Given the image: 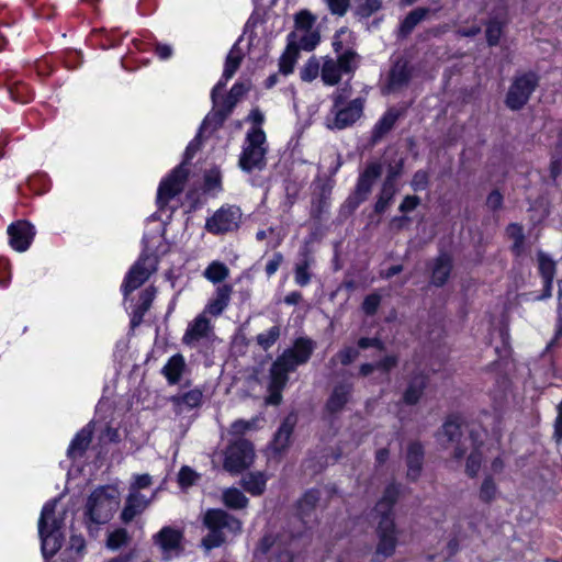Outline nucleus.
Wrapping results in <instances>:
<instances>
[{
  "instance_id": "1",
  "label": "nucleus",
  "mask_w": 562,
  "mask_h": 562,
  "mask_svg": "<svg viewBox=\"0 0 562 562\" xmlns=\"http://www.w3.org/2000/svg\"><path fill=\"white\" fill-rule=\"evenodd\" d=\"M313 351V342L308 339L299 338L293 348L286 349L272 363L270 369V382L268 385L269 396L266 402L271 405H279L282 400L281 392L288 383V373L297 366L307 362Z\"/></svg>"
},
{
  "instance_id": "2",
  "label": "nucleus",
  "mask_w": 562,
  "mask_h": 562,
  "mask_svg": "<svg viewBox=\"0 0 562 562\" xmlns=\"http://www.w3.org/2000/svg\"><path fill=\"white\" fill-rule=\"evenodd\" d=\"M56 503L57 501H53L43 507L38 521L42 551L45 558L56 554L64 541L61 532L63 520L55 516Z\"/></svg>"
},
{
  "instance_id": "3",
  "label": "nucleus",
  "mask_w": 562,
  "mask_h": 562,
  "mask_svg": "<svg viewBox=\"0 0 562 562\" xmlns=\"http://www.w3.org/2000/svg\"><path fill=\"white\" fill-rule=\"evenodd\" d=\"M436 437L440 447L451 450V456L457 461L462 460L470 447L473 446L471 436L465 435L462 423L456 416L446 419Z\"/></svg>"
},
{
  "instance_id": "4",
  "label": "nucleus",
  "mask_w": 562,
  "mask_h": 562,
  "mask_svg": "<svg viewBox=\"0 0 562 562\" xmlns=\"http://www.w3.org/2000/svg\"><path fill=\"white\" fill-rule=\"evenodd\" d=\"M201 142L199 136L192 140L187 147L184 154V161L177 167L172 173L161 182L158 189L157 202L160 207L167 205V203L179 194L184 187V183L188 179L189 171L184 168V165L193 157V155L199 150Z\"/></svg>"
},
{
  "instance_id": "5",
  "label": "nucleus",
  "mask_w": 562,
  "mask_h": 562,
  "mask_svg": "<svg viewBox=\"0 0 562 562\" xmlns=\"http://www.w3.org/2000/svg\"><path fill=\"white\" fill-rule=\"evenodd\" d=\"M116 491L110 486H102L92 492L86 505V514L94 524H104L117 508Z\"/></svg>"
},
{
  "instance_id": "6",
  "label": "nucleus",
  "mask_w": 562,
  "mask_h": 562,
  "mask_svg": "<svg viewBox=\"0 0 562 562\" xmlns=\"http://www.w3.org/2000/svg\"><path fill=\"white\" fill-rule=\"evenodd\" d=\"M266 142L265 132L259 128H252L246 137V147L239 158V166L244 171L250 172L254 169H261L265 167L266 148L263 144Z\"/></svg>"
},
{
  "instance_id": "7",
  "label": "nucleus",
  "mask_w": 562,
  "mask_h": 562,
  "mask_svg": "<svg viewBox=\"0 0 562 562\" xmlns=\"http://www.w3.org/2000/svg\"><path fill=\"white\" fill-rule=\"evenodd\" d=\"M358 55L353 50H346L337 59L326 57L322 65L321 77L325 85H338L342 74H352L357 66Z\"/></svg>"
},
{
  "instance_id": "8",
  "label": "nucleus",
  "mask_w": 562,
  "mask_h": 562,
  "mask_svg": "<svg viewBox=\"0 0 562 562\" xmlns=\"http://www.w3.org/2000/svg\"><path fill=\"white\" fill-rule=\"evenodd\" d=\"M254 458L252 445L246 439H238L226 448L223 468L229 473L237 474L249 468Z\"/></svg>"
},
{
  "instance_id": "9",
  "label": "nucleus",
  "mask_w": 562,
  "mask_h": 562,
  "mask_svg": "<svg viewBox=\"0 0 562 562\" xmlns=\"http://www.w3.org/2000/svg\"><path fill=\"white\" fill-rule=\"evenodd\" d=\"M375 533L378 539L375 557H382L384 559L392 557L395 552V548L397 544V532L394 522V517H381L378 522Z\"/></svg>"
},
{
  "instance_id": "10",
  "label": "nucleus",
  "mask_w": 562,
  "mask_h": 562,
  "mask_svg": "<svg viewBox=\"0 0 562 562\" xmlns=\"http://www.w3.org/2000/svg\"><path fill=\"white\" fill-rule=\"evenodd\" d=\"M537 83V77L533 74H526L516 78L508 90L506 105L512 110L521 109L529 100Z\"/></svg>"
},
{
  "instance_id": "11",
  "label": "nucleus",
  "mask_w": 562,
  "mask_h": 562,
  "mask_svg": "<svg viewBox=\"0 0 562 562\" xmlns=\"http://www.w3.org/2000/svg\"><path fill=\"white\" fill-rule=\"evenodd\" d=\"M382 173V166L378 162H371L367 166L364 171L360 175L356 190L351 196H349L347 203L355 210L361 202H363L376 179L380 178Z\"/></svg>"
},
{
  "instance_id": "12",
  "label": "nucleus",
  "mask_w": 562,
  "mask_h": 562,
  "mask_svg": "<svg viewBox=\"0 0 562 562\" xmlns=\"http://www.w3.org/2000/svg\"><path fill=\"white\" fill-rule=\"evenodd\" d=\"M334 117L327 120L326 126L329 130H342L352 125L360 119L363 111V100L358 98L347 103L342 108H333Z\"/></svg>"
},
{
  "instance_id": "13",
  "label": "nucleus",
  "mask_w": 562,
  "mask_h": 562,
  "mask_svg": "<svg viewBox=\"0 0 562 562\" xmlns=\"http://www.w3.org/2000/svg\"><path fill=\"white\" fill-rule=\"evenodd\" d=\"M156 270V260L150 256H143L131 268L124 284V293L128 295L134 290L145 283L150 274Z\"/></svg>"
},
{
  "instance_id": "14",
  "label": "nucleus",
  "mask_w": 562,
  "mask_h": 562,
  "mask_svg": "<svg viewBox=\"0 0 562 562\" xmlns=\"http://www.w3.org/2000/svg\"><path fill=\"white\" fill-rule=\"evenodd\" d=\"M353 386L351 383L340 382L336 384L329 394L325 406L324 414L327 418L337 417L350 402Z\"/></svg>"
},
{
  "instance_id": "15",
  "label": "nucleus",
  "mask_w": 562,
  "mask_h": 562,
  "mask_svg": "<svg viewBox=\"0 0 562 562\" xmlns=\"http://www.w3.org/2000/svg\"><path fill=\"white\" fill-rule=\"evenodd\" d=\"M412 78V68L408 61L403 58H398L392 66L387 83L383 89L384 93L398 92L408 86Z\"/></svg>"
},
{
  "instance_id": "16",
  "label": "nucleus",
  "mask_w": 562,
  "mask_h": 562,
  "mask_svg": "<svg viewBox=\"0 0 562 562\" xmlns=\"http://www.w3.org/2000/svg\"><path fill=\"white\" fill-rule=\"evenodd\" d=\"M204 525L209 529L220 530L227 528L233 532L241 530V522L223 509H209L204 515Z\"/></svg>"
},
{
  "instance_id": "17",
  "label": "nucleus",
  "mask_w": 562,
  "mask_h": 562,
  "mask_svg": "<svg viewBox=\"0 0 562 562\" xmlns=\"http://www.w3.org/2000/svg\"><path fill=\"white\" fill-rule=\"evenodd\" d=\"M238 210H220L207 220L206 229L211 233L223 234L235 229L238 226Z\"/></svg>"
},
{
  "instance_id": "18",
  "label": "nucleus",
  "mask_w": 562,
  "mask_h": 562,
  "mask_svg": "<svg viewBox=\"0 0 562 562\" xmlns=\"http://www.w3.org/2000/svg\"><path fill=\"white\" fill-rule=\"evenodd\" d=\"M182 538L183 535L180 530L172 527H164L154 536V542L161 548L166 559H169L171 552L178 554L182 550Z\"/></svg>"
},
{
  "instance_id": "19",
  "label": "nucleus",
  "mask_w": 562,
  "mask_h": 562,
  "mask_svg": "<svg viewBox=\"0 0 562 562\" xmlns=\"http://www.w3.org/2000/svg\"><path fill=\"white\" fill-rule=\"evenodd\" d=\"M8 233L10 235V245L18 251H24L29 248L34 236L33 226L27 222H18L12 224Z\"/></svg>"
},
{
  "instance_id": "20",
  "label": "nucleus",
  "mask_w": 562,
  "mask_h": 562,
  "mask_svg": "<svg viewBox=\"0 0 562 562\" xmlns=\"http://www.w3.org/2000/svg\"><path fill=\"white\" fill-rule=\"evenodd\" d=\"M321 501V492L312 488L304 493L297 501L296 509L300 519L303 522H308L315 517V510Z\"/></svg>"
},
{
  "instance_id": "21",
  "label": "nucleus",
  "mask_w": 562,
  "mask_h": 562,
  "mask_svg": "<svg viewBox=\"0 0 562 562\" xmlns=\"http://www.w3.org/2000/svg\"><path fill=\"white\" fill-rule=\"evenodd\" d=\"M428 376L422 372H415L407 385V389L405 390L403 394V401L407 405H415L420 400L422 395L424 394V391L427 386Z\"/></svg>"
},
{
  "instance_id": "22",
  "label": "nucleus",
  "mask_w": 562,
  "mask_h": 562,
  "mask_svg": "<svg viewBox=\"0 0 562 562\" xmlns=\"http://www.w3.org/2000/svg\"><path fill=\"white\" fill-rule=\"evenodd\" d=\"M424 449L420 443L412 442L407 448L406 464H407V477L412 481H416L423 469Z\"/></svg>"
},
{
  "instance_id": "23",
  "label": "nucleus",
  "mask_w": 562,
  "mask_h": 562,
  "mask_svg": "<svg viewBox=\"0 0 562 562\" xmlns=\"http://www.w3.org/2000/svg\"><path fill=\"white\" fill-rule=\"evenodd\" d=\"M401 494V485L397 483H390L384 492L380 501L375 505V512L381 517L391 516L393 517V506L397 502Z\"/></svg>"
},
{
  "instance_id": "24",
  "label": "nucleus",
  "mask_w": 562,
  "mask_h": 562,
  "mask_svg": "<svg viewBox=\"0 0 562 562\" xmlns=\"http://www.w3.org/2000/svg\"><path fill=\"white\" fill-rule=\"evenodd\" d=\"M452 270V260L449 255L441 254L438 256L431 268V283L436 286H442Z\"/></svg>"
},
{
  "instance_id": "25",
  "label": "nucleus",
  "mask_w": 562,
  "mask_h": 562,
  "mask_svg": "<svg viewBox=\"0 0 562 562\" xmlns=\"http://www.w3.org/2000/svg\"><path fill=\"white\" fill-rule=\"evenodd\" d=\"M148 504L149 501H146L138 492H132L128 495L124 509L121 514L122 520L125 524L131 522L135 516L146 509Z\"/></svg>"
},
{
  "instance_id": "26",
  "label": "nucleus",
  "mask_w": 562,
  "mask_h": 562,
  "mask_svg": "<svg viewBox=\"0 0 562 562\" xmlns=\"http://www.w3.org/2000/svg\"><path fill=\"white\" fill-rule=\"evenodd\" d=\"M233 288L229 284H223L216 289L215 299L211 300L206 305L204 313L212 316H218L227 307L229 303Z\"/></svg>"
},
{
  "instance_id": "27",
  "label": "nucleus",
  "mask_w": 562,
  "mask_h": 562,
  "mask_svg": "<svg viewBox=\"0 0 562 562\" xmlns=\"http://www.w3.org/2000/svg\"><path fill=\"white\" fill-rule=\"evenodd\" d=\"M211 330L210 321L205 317V313L199 315L187 329L183 336V342L187 345L198 341L207 336Z\"/></svg>"
},
{
  "instance_id": "28",
  "label": "nucleus",
  "mask_w": 562,
  "mask_h": 562,
  "mask_svg": "<svg viewBox=\"0 0 562 562\" xmlns=\"http://www.w3.org/2000/svg\"><path fill=\"white\" fill-rule=\"evenodd\" d=\"M295 425V417L294 416H288L282 425L280 426L279 430L274 435L273 439V449L278 452L283 451L290 443V438L293 432Z\"/></svg>"
},
{
  "instance_id": "29",
  "label": "nucleus",
  "mask_w": 562,
  "mask_h": 562,
  "mask_svg": "<svg viewBox=\"0 0 562 562\" xmlns=\"http://www.w3.org/2000/svg\"><path fill=\"white\" fill-rule=\"evenodd\" d=\"M248 87L244 83H236L232 87L228 95L224 101V106L221 109L216 115L220 116L221 122H223L229 113L233 111L234 106L240 100V98L248 91Z\"/></svg>"
},
{
  "instance_id": "30",
  "label": "nucleus",
  "mask_w": 562,
  "mask_h": 562,
  "mask_svg": "<svg viewBox=\"0 0 562 562\" xmlns=\"http://www.w3.org/2000/svg\"><path fill=\"white\" fill-rule=\"evenodd\" d=\"M92 439V430L89 428L81 429L71 441L68 449V456L72 459L82 457Z\"/></svg>"
},
{
  "instance_id": "31",
  "label": "nucleus",
  "mask_w": 562,
  "mask_h": 562,
  "mask_svg": "<svg viewBox=\"0 0 562 562\" xmlns=\"http://www.w3.org/2000/svg\"><path fill=\"white\" fill-rule=\"evenodd\" d=\"M203 393L200 389L190 390L183 394L171 397V402L175 404L178 412H181L182 407L195 408L201 405Z\"/></svg>"
},
{
  "instance_id": "32",
  "label": "nucleus",
  "mask_w": 562,
  "mask_h": 562,
  "mask_svg": "<svg viewBox=\"0 0 562 562\" xmlns=\"http://www.w3.org/2000/svg\"><path fill=\"white\" fill-rule=\"evenodd\" d=\"M429 12L430 10L428 8H417L411 11L400 26V36L406 37L408 34H411L414 27L420 23Z\"/></svg>"
},
{
  "instance_id": "33",
  "label": "nucleus",
  "mask_w": 562,
  "mask_h": 562,
  "mask_svg": "<svg viewBox=\"0 0 562 562\" xmlns=\"http://www.w3.org/2000/svg\"><path fill=\"white\" fill-rule=\"evenodd\" d=\"M398 119V113L391 109L389 110L383 117L378 122V124L374 126L373 133H372V142L376 143L381 138L384 137L394 126L396 120Z\"/></svg>"
},
{
  "instance_id": "34",
  "label": "nucleus",
  "mask_w": 562,
  "mask_h": 562,
  "mask_svg": "<svg viewBox=\"0 0 562 562\" xmlns=\"http://www.w3.org/2000/svg\"><path fill=\"white\" fill-rule=\"evenodd\" d=\"M186 367L184 359L181 355L172 356L162 369V373L170 384H176Z\"/></svg>"
},
{
  "instance_id": "35",
  "label": "nucleus",
  "mask_w": 562,
  "mask_h": 562,
  "mask_svg": "<svg viewBox=\"0 0 562 562\" xmlns=\"http://www.w3.org/2000/svg\"><path fill=\"white\" fill-rule=\"evenodd\" d=\"M241 486L252 495H261L266 487V476L261 472L248 473L241 481Z\"/></svg>"
},
{
  "instance_id": "36",
  "label": "nucleus",
  "mask_w": 562,
  "mask_h": 562,
  "mask_svg": "<svg viewBox=\"0 0 562 562\" xmlns=\"http://www.w3.org/2000/svg\"><path fill=\"white\" fill-rule=\"evenodd\" d=\"M297 46L294 40H290L284 54L280 58L279 67L283 75H289L293 71L294 64L297 57Z\"/></svg>"
},
{
  "instance_id": "37",
  "label": "nucleus",
  "mask_w": 562,
  "mask_h": 562,
  "mask_svg": "<svg viewBox=\"0 0 562 562\" xmlns=\"http://www.w3.org/2000/svg\"><path fill=\"white\" fill-rule=\"evenodd\" d=\"M538 263L541 276L544 279L547 290L550 289L555 274V262L544 252H538Z\"/></svg>"
},
{
  "instance_id": "38",
  "label": "nucleus",
  "mask_w": 562,
  "mask_h": 562,
  "mask_svg": "<svg viewBox=\"0 0 562 562\" xmlns=\"http://www.w3.org/2000/svg\"><path fill=\"white\" fill-rule=\"evenodd\" d=\"M508 237L513 240L512 250L516 256H520L525 246V234L522 226L516 223L509 224L506 228Z\"/></svg>"
},
{
  "instance_id": "39",
  "label": "nucleus",
  "mask_w": 562,
  "mask_h": 562,
  "mask_svg": "<svg viewBox=\"0 0 562 562\" xmlns=\"http://www.w3.org/2000/svg\"><path fill=\"white\" fill-rule=\"evenodd\" d=\"M223 503L232 509H243L248 505V498L237 488L223 492Z\"/></svg>"
},
{
  "instance_id": "40",
  "label": "nucleus",
  "mask_w": 562,
  "mask_h": 562,
  "mask_svg": "<svg viewBox=\"0 0 562 562\" xmlns=\"http://www.w3.org/2000/svg\"><path fill=\"white\" fill-rule=\"evenodd\" d=\"M296 37H297L296 32H294L290 35V40H294L296 42L297 52L300 49L313 50L321 40V36H319L318 32H316V31L304 32V34H302L297 41L295 40Z\"/></svg>"
},
{
  "instance_id": "41",
  "label": "nucleus",
  "mask_w": 562,
  "mask_h": 562,
  "mask_svg": "<svg viewBox=\"0 0 562 562\" xmlns=\"http://www.w3.org/2000/svg\"><path fill=\"white\" fill-rule=\"evenodd\" d=\"M228 274V268L220 261H213L203 273V276L213 283H220L224 281Z\"/></svg>"
},
{
  "instance_id": "42",
  "label": "nucleus",
  "mask_w": 562,
  "mask_h": 562,
  "mask_svg": "<svg viewBox=\"0 0 562 562\" xmlns=\"http://www.w3.org/2000/svg\"><path fill=\"white\" fill-rule=\"evenodd\" d=\"M396 192V186L390 184V182H383L379 199L374 205L376 213H383L392 201Z\"/></svg>"
},
{
  "instance_id": "43",
  "label": "nucleus",
  "mask_w": 562,
  "mask_h": 562,
  "mask_svg": "<svg viewBox=\"0 0 562 562\" xmlns=\"http://www.w3.org/2000/svg\"><path fill=\"white\" fill-rule=\"evenodd\" d=\"M486 41L490 46H496L503 34L504 24L497 19H491L486 22Z\"/></svg>"
},
{
  "instance_id": "44",
  "label": "nucleus",
  "mask_w": 562,
  "mask_h": 562,
  "mask_svg": "<svg viewBox=\"0 0 562 562\" xmlns=\"http://www.w3.org/2000/svg\"><path fill=\"white\" fill-rule=\"evenodd\" d=\"M243 56L240 54V50L235 45L229 54L227 55L226 63H225V69L223 72V76L225 79H229L233 77L235 71L238 69L240 63H241Z\"/></svg>"
},
{
  "instance_id": "45",
  "label": "nucleus",
  "mask_w": 562,
  "mask_h": 562,
  "mask_svg": "<svg viewBox=\"0 0 562 562\" xmlns=\"http://www.w3.org/2000/svg\"><path fill=\"white\" fill-rule=\"evenodd\" d=\"M276 544H278V547H281L279 542V536L273 533H267L258 541L257 547L254 551V555L256 558L266 555Z\"/></svg>"
},
{
  "instance_id": "46",
  "label": "nucleus",
  "mask_w": 562,
  "mask_h": 562,
  "mask_svg": "<svg viewBox=\"0 0 562 562\" xmlns=\"http://www.w3.org/2000/svg\"><path fill=\"white\" fill-rule=\"evenodd\" d=\"M322 71V66L319 60L316 57H311L304 67L301 69V79L303 81H313L318 77Z\"/></svg>"
},
{
  "instance_id": "47",
  "label": "nucleus",
  "mask_w": 562,
  "mask_h": 562,
  "mask_svg": "<svg viewBox=\"0 0 562 562\" xmlns=\"http://www.w3.org/2000/svg\"><path fill=\"white\" fill-rule=\"evenodd\" d=\"M482 463V453L477 447L473 446L472 451L468 456L465 463V472L469 476L474 477L477 475Z\"/></svg>"
},
{
  "instance_id": "48",
  "label": "nucleus",
  "mask_w": 562,
  "mask_h": 562,
  "mask_svg": "<svg viewBox=\"0 0 562 562\" xmlns=\"http://www.w3.org/2000/svg\"><path fill=\"white\" fill-rule=\"evenodd\" d=\"M295 27L297 32L312 31L316 16L313 15L308 10H301L295 14Z\"/></svg>"
},
{
  "instance_id": "49",
  "label": "nucleus",
  "mask_w": 562,
  "mask_h": 562,
  "mask_svg": "<svg viewBox=\"0 0 562 562\" xmlns=\"http://www.w3.org/2000/svg\"><path fill=\"white\" fill-rule=\"evenodd\" d=\"M497 493V487L491 476H486L480 487V499L486 504L491 503Z\"/></svg>"
},
{
  "instance_id": "50",
  "label": "nucleus",
  "mask_w": 562,
  "mask_h": 562,
  "mask_svg": "<svg viewBox=\"0 0 562 562\" xmlns=\"http://www.w3.org/2000/svg\"><path fill=\"white\" fill-rule=\"evenodd\" d=\"M128 533L125 529L120 528L111 532L106 540V547L116 550L128 541Z\"/></svg>"
},
{
  "instance_id": "51",
  "label": "nucleus",
  "mask_w": 562,
  "mask_h": 562,
  "mask_svg": "<svg viewBox=\"0 0 562 562\" xmlns=\"http://www.w3.org/2000/svg\"><path fill=\"white\" fill-rule=\"evenodd\" d=\"M280 328L279 326H273L269 329L267 334H260L257 336V342L263 349L270 348L279 338Z\"/></svg>"
},
{
  "instance_id": "52",
  "label": "nucleus",
  "mask_w": 562,
  "mask_h": 562,
  "mask_svg": "<svg viewBox=\"0 0 562 562\" xmlns=\"http://www.w3.org/2000/svg\"><path fill=\"white\" fill-rule=\"evenodd\" d=\"M209 530H210L209 535L206 537H204L202 540V546L206 550H211V549L220 547L222 543H224L225 538H224V535L222 531L213 530V529H209Z\"/></svg>"
},
{
  "instance_id": "53",
  "label": "nucleus",
  "mask_w": 562,
  "mask_h": 562,
  "mask_svg": "<svg viewBox=\"0 0 562 562\" xmlns=\"http://www.w3.org/2000/svg\"><path fill=\"white\" fill-rule=\"evenodd\" d=\"M199 474L189 467H182L178 474V482L182 487H189L194 484Z\"/></svg>"
},
{
  "instance_id": "54",
  "label": "nucleus",
  "mask_w": 562,
  "mask_h": 562,
  "mask_svg": "<svg viewBox=\"0 0 562 562\" xmlns=\"http://www.w3.org/2000/svg\"><path fill=\"white\" fill-rule=\"evenodd\" d=\"M359 355L360 353L358 349L353 347H346L337 353V358L339 359L341 364L348 366L352 363L356 359H358Z\"/></svg>"
},
{
  "instance_id": "55",
  "label": "nucleus",
  "mask_w": 562,
  "mask_h": 562,
  "mask_svg": "<svg viewBox=\"0 0 562 562\" xmlns=\"http://www.w3.org/2000/svg\"><path fill=\"white\" fill-rule=\"evenodd\" d=\"M381 303V296L378 294H370L366 296L362 303V310L367 315H373L378 311Z\"/></svg>"
},
{
  "instance_id": "56",
  "label": "nucleus",
  "mask_w": 562,
  "mask_h": 562,
  "mask_svg": "<svg viewBox=\"0 0 562 562\" xmlns=\"http://www.w3.org/2000/svg\"><path fill=\"white\" fill-rule=\"evenodd\" d=\"M330 12L333 14H336V15H339V16H342L348 8H349V2L350 0H325Z\"/></svg>"
},
{
  "instance_id": "57",
  "label": "nucleus",
  "mask_w": 562,
  "mask_h": 562,
  "mask_svg": "<svg viewBox=\"0 0 562 562\" xmlns=\"http://www.w3.org/2000/svg\"><path fill=\"white\" fill-rule=\"evenodd\" d=\"M381 8V0H363L359 5V14L369 16Z\"/></svg>"
},
{
  "instance_id": "58",
  "label": "nucleus",
  "mask_w": 562,
  "mask_h": 562,
  "mask_svg": "<svg viewBox=\"0 0 562 562\" xmlns=\"http://www.w3.org/2000/svg\"><path fill=\"white\" fill-rule=\"evenodd\" d=\"M156 294V290L153 286H149L140 292L139 295V307H142L143 311H148L151 306V303L154 301Z\"/></svg>"
},
{
  "instance_id": "59",
  "label": "nucleus",
  "mask_w": 562,
  "mask_h": 562,
  "mask_svg": "<svg viewBox=\"0 0 562 562\" xmlns=\"http://www.w3.org/2000/svg\"><path fill=\"white\" fill-rule=\"evenodd\" d=\"M308 269V262L304 261L302 265H297L295 269V281L301 285L304 286L310 282V274L307 272Z\"/></svg>"
},
{
  "instance_id": "60",
  "label": "nucleus",
  "mask_w": 562,
  "mask_h": 562,
  "mask_svg": "<svg viewBox=\"0 0 562 562\" xmlns=\"http://www.w3.org/2000/svg\"><path fill=\"white\" fill-rule=\"evenodd\" d=\"M428 184V173L424 170H418L415 172L412 179V187L415 191L424 190Z\"/></svg>"
},
{
  "instance_id": "61",
  "label": "nucleus",
  "mask_w": 562,
  "mask_h": 562,
  "mask_svg": "<svg viewBox=\"0 0 562 562\" xmlns=\"http://www.w3.org/2000/svg\"><path fill=\"white\" fill-rule=\"evenodd\" d=\"M502 204H503V195L501 194V192L498 190H493L486 199L487 207L491 209L492 211H496L502 207Z\"/></svg>"
},
{
  "instance_id": "62",
  "label": "nucleus",
  "mask_w": 562,
  "mask_h": 562,
  "mask_svg": "<svg viewBox=\"0 0 562 562\" xmlns=\"http://www.w3.org/2000/svg\"><path fill=\"white\" fill-rule=\"evenodd\" d=\"M398 363V358L396 356H386L382 360L375 363L376 369H381L385 372L391 371Z\"/></svg>"
},
{
  "instance_id": "63",
  "label": "nucleus",
  "mask_w": 562,
  "mask_h": 562,
  "mask_svg": "<svg viewBox=\"0 0 562 562\" xmlns=\"http://www.w3.org/2000/svg\"><path fill=\"white\" fill-rule=\"evenodd\" d=\"M276 562H295V554L288 548L279 546V551L276 555Z\"/></svg>"
},
{
  "instance_id": "64",
  "label": "nucleus",
  "mask_w": 562,
  "mask_h": 562,
  "mask_svg": "<svg viewBox=\"0 0 562 562\" xmlns=\"http://www.w3.org/2000/svg\"><path fill=\"white\" fill-rule=\"evenodd\" d=\"M553 437L557 442L562 440V402L558 405V416L554 423Z\"/></svg>"
}]
</instances>
